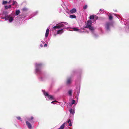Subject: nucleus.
Listing matches in <instances>:
<instances>
[{"mask_svg":"<svg viewBox=\"0 0 129 129\" xmlns=\"http://www.w3.org/2000/svg\"><path fill=\"white\" fill-rule=\"evenodd\" d=\"M33 119V117H31V118L30 119H28V120H29V121H30V120H32V119Z\"/></svg>","mask_w":129,"mask_h":129,"instance_id":"473e14b6","label":"nucleus"},{"mask_svg":"<svg viewBox=\"0 0 129 129\" xmlns=\"http://www.w3.org/2000/svg\"><path fill=\"white\" fill-rule=\"evenodd\" d=\"M58 25L59 26V28L62 27H65L64 26V25L63 24H61Z\"/></svg>","mask_w":129,"mask_h":129,"instance_id":"ddd939ff","label":"nucleus"},{"mask_svg":"<svg viewBox=\"0 0 129 129\" xmlns=\"http://www.w3.org/2000/svg\"><path fill=\"white\" fill-rule=\"evenodd\" d=\"M26 123L28 128L29 129L31 128H32V125L30 123L27 121H26Z\"/></svg>","mask_w":129,"mask_h":129,"instance_id":"423d86ee","label":"nucleus"},{"mask_svg":"<svg viewBox=\"0 0 129 129\" xmlns=\"http://www.w3.org/2000/svg\"><path fill=\"white\" fill-rule=\"evenodd\" d=\"M71 82V78H68L66 82V83L67 85L69 84Z\"/></svg>","mask_w":129,"mask_h":129,"instance_id":"20e7f679","label":"nucleus"},{"mask_svg":"<svg viewBox=\"0 0 129 129\" xmlns=\"http://www.w3.org/2000/svg\"><path fill=\"white\" fill-rule=\"evenodd\" d=\"M20 11L19 10H16L15 12V14L17 15H18L20 13Z\"/></svg>","mask_w":129,"mask_h":129,"instance_id":"a211bd4d","label":"nucleus"},{"mask_svg":"<svg viewBox=\"0 0 129 129\" xmlns=\"http://www.w3.org/2000/svg\"><path fill=\"white\" fill-rule=\"evenodd\" d=\"M53 28L54 29H59V28L58 25H56L53 27Z\"/></svg>","mask_w":129,"mask_h":129,"instance_id":"f3484780","label":"nucleus"},{"mask_svg":"<svg viewBox=\"0 0 129 129\" xmlns=\"http://www.w3.org/2000/svg\"><path fill=\"white\" fill-rule=\"evenodd\" d=\"M11 5H9L8 6H5V9H8V8H11Z\"/></svg>","mask_w":129,"mask_h":129,"instance_id":"2eb2a0df","label":"nucleus"},{"mask_svg":"<svg viewBox=\"0 0 129 129\" xmlns=\"http://www.w3.org/2000/svg\"><path fill=\"white\" fill-rule=\"evenodd\" d=\"M94 18V15H91L89 17V18L90 19H93Z\"/></svg>","mask_w":129,"mask_h":129,"instance_id":"6ab92c4d","label":"nucleus"},{"mask_svg":"<svg viewBox=\"0 0 129 129\" xmlns=\"http://www.w3.org/2000/svg\"><path fill=\"white\" fill-rule=\"evenodd\" d=\"M111 23L110 22H107L106 23L105 27L107 30H109V27L111 25Z\"/></svg>","mask_w":129,"mask_h":129,"instance_id":"7ed1b4c3","label":"nucleus"},{"mask_svg":"<svg viewBox=\"0 0 129 129\" xmlns=\"http://www.w3.org/2000/svg\"><path fill=\"white\" fill-rule=\"evenodd\" d=\"M113 18V17L112 15H110L109 16V19L110 20H112Z\"/></svg>","mask_w":129,"mask_h":129,"instance_id":"393cba45","label":"nucleus"},{"mask_svg":"<svg viewBox=\"0 0 129 129\" xmlns=\"http://www.w3.org/2000/svg\"><path fill=\"white\" fill-rule=\"evenodd\" d=\"M9 18V22H11L13 20V19L12 17H10Z\"/></svg>","mask_w":129,"mask_h":129,"instance_id":"412c9836","label":"nucleus"},{"mask_svg":"<svg viewBox=\"0 0 129 129\" xmlns=\"http://www.w3.org/2000/svg\"><path fill=\"white\" fill-rule=\"evenodd\" d=\"M73 30L74 31H77L79 30L78 29L76 28H73Z\"/></svg>","mask_w":129,"mask_h":129,"instance_id":"5701e85b","label":"nucleus"},{"mask_svg":"<svg viewBox=\"0 0 129 129\" xmlns=\"http://www.w3.org/2000/svg\"><path fill=\"white\" fill-rule=\"evenodd\" d=\"M44 47H47V44H45L44 45Z\"/></svg>","mask_w":129,"mask_h":129,"instance_id":"c9c22d12","label":"nucleus"},{"mask_svg":"<svg viewBox=\"0 0 129 129\" xmlns=\"http://www.w3.org/2000/svg\"><path fill=\"white\" fill-rule=\"evenodd\" d=\"M70 113L72 114H74V112L72 110L71 108V109L70 110Z\"/></svg>","mask_w":129,"mask_h":129,"instance_id":"4be33fe9","label":"nucleus"},{"mask_svg":"<svg viewBox=\"0 0 129 129\" xmlns=\"http://www.w3.org/2000/svg\"><path fill=\"white\" fill-rule=\"evenodd\" d=\"M54 102H56V103H57V101H56V100H55V101H52V102H51V103H53Z\"/></svg>","mask_w":129,"mask_h":129,"instance_id":"7c9ffc66","label":"nucleus"},{"mask_svg":"<svg viewBox=\"0 0 129 129\" xmlns=\"http://www.w3.org/2000/svg\"><path fill=\"white\" fill-rule=\"evenodd\" d=\"M87 6L86 5L83 7V8L84 9H85L87 8Z\"/></svg>","mask_w":129,"mask_h":129,"instance_id":"c756f323","label":"nucleus"},{"mask_svg":"<svg viewBox=\"0 0 129 129\" xmlns=\"http://www.w3.org/2000/svg\"><path fill=\"white\" fill-rule=\"evenodd\" d=\"M63 29H62L59 30L57 32V34H59L60 33H62L63 32Z\"/></svg>","mask_w":129,"mask_h":129,"instance_id":"4468645a","label":"nucleus"},{"mask_svg":"<svg viewBox=\"0 0 129 129\" xmlns=\"http://www.w3.org/2000/svg\"><path fill=\"white\" fill-rule=\"evenodd\" d=\"M71 122V120L69 119V120H68V121H67V122L68 123H70Z\"/></svg>","mask_w":129,"mask_h":129,"instance_id":"72a5a7b5","label":"nucleus"},{"mask_svg":"<svg viewBox=\"0 0 129 129\" xmlns=\"http://www.w3.org/2000/svg\"><path fill=\"white\" fill-rule=\"evenodd\" d=\"M72 90H69L68 92V94L70 96H71L72 95Z\"/></svg>","mask_w":129,"mask_h":129,"instance_id":"9d476101","label":"nucleus"},{"mask_svg":"<svg viewBox=\"0 0 129 129\" xmlns=\"http://www.w3.org/2000/svg\"><path fill=\"white\" fill-rule=\"evenodd\" d=\"M101 11H102V9H100V11H99L100 12Z\"/></svg>","mask_w":129,"mask_h":129,"instance_id":"e433bc0d","label":"nucleus"},{"mask_svg":"<svg viewBox=\"0 0 129 129\" xmlns=\"http://www.w3.org/2000/svg\"><path fill=\"white\" fill-rule=\"evenodd\" d=\"M63 23H64V24H65L66 23H66V22H63Z\"/></svg>","mask_w":129,"mask_h":129,"instance_id":"ea45409f","label":"nucleus"},{"mask_svg":"<svg viewBox=\"0 0 129 129\" xmlns=\"http://www.w3.org/2000/svg\"><path fill=\"white\" fill-rule=\"evenodd\" d=\"M44 94L45 96H47L48 98H49V99L51 100L54 99L53 96L49 95L47 92H44Z\"/></svg>","mask_w":129,"mask_h":129,"instance_id":"f03ea898","label":"nucleus"},{"mask_svg":"<svg viewBox=\"0 0 129 129\" xmlns=\"http://www.w3.org/2000/svg\"><path fill=\"white\" fill-rule=\"evenodd\" d=\"M65 123H64L58 129H63L64 128Z\"/></svg>","mask_w":129,"mask_h":129,"instance_id":"f8f14e48","label":"nucleus"},{"mask_svg":"<svg viewBox=\"0 0 129 129\" xmlns=\"http://www.w3.org/2000/svg\"><path fill=\"white\" fill-rule=\"evenodd\" d=\"M85 28H89L90 30H94L93 27H92L91 25H86L85 27Z\"/></svg>","mask_w":129,"mask_h":129,"instance_id":"39448f33","label":"nucleus"},{"mask_svg":"<svg viewBox=\"0 0 129 129\" xmlns=\"http://www.w3.org/2000/svg\"><path fill=\"white\" fill-rule=\"evenodd\" d=\"M17 118L19 120L22 121L20 117H17Z\"/></svg>","mask_w":129,"mask_h":129,"instance_id":"c85d7f7f","label":"nucleus"},{"mask_svg":"<svg viewBox=\"0 0 129 129\" xmlns=\"http://www.w3.org/2000/svg\"><path fill=\"white\" fill-rule=\"evenodd\" d=\"M76 10L75 8H73L70 11V12L71 13H76Z\"/></svg>","mask_w":129,"mask_h":129,"instance_id":"6e6552de","label":"nucleus"},{"mask_svg":"<svg viewBox=\"0 0 129 129\" xmlns=\"http://www.w3.org/2000/svg\"><path fill=\"white\" fill-rule=\"evenodd\" d=\"M65 123H64L58 129H63L64 128Z\"/></svg>","mask_w":129,"mask_h":129,"instance_id":"9b49d317","label":"nucleus"},{"mask_svg":"<svg viewBox=\"0 0 129 129\" xmlns=\"http://www.w3.org/2000/svg\"><path fill=\"white\" fill-rule=\"evenodd\" d=\"M54 102H56V103H57V101H56V100H55V101H52V102H51V103H53Z\"/></svg>","mask_w":129,"mask_h":129,"instance_id":"2f4dec72","label":"nucleus"},{"mask_svg":"<svg viewBox=\"0 0 129 129\" xmlns=\"http://www.w3.org/2000/svg\"><path fill=\"white\" fill-rule=\"evenodd\" d=\"M42 66L41 64H36V72H40Z\"/></svg>","mask_w":129,"mask_h":129,"instance_id":"f257e3e1","label":"nucleus"},{"mask_svg":"<svg viewBox=\"0 0 129 129\" xmlns=\"http://www.w3.org/2000/svg\"><path fill=\"white\" fill-rule=\"evenodd\" d=\"M49 29L47 28V29L45 33V37H47L48 36V35L49 34Z\"/></svg>","mask_w":129,"mask_h":129,"instance_id":"0eeeda50","label":"nucleus"},{"mask_svg":"<svg viewBox=\"0 0 129 129\" xmlns=\"http://www.w3.org/2000/svg\"><path fill=\"white\" fill-rule=\"evenodd\" d=\"M10 1H9L8 2V3L9 4H10Z\"/></svg>","mask_w":129,"mask_h":129,"instance_id":"58836bf2","label":"nucleus"},{"mask_svg":"<svg viewBox=\"0 0 129 129\" xmlns=\"http://www.w3.org/2000/svg\"><path fill=\"white\" fill-rule=\"evenodd\" d=\"M40 46H41V47H42V46H43V45H42V44H41V45H40Z\"/></svg>","mask_w":129,"mask_h":129,"instance_id":"4c0bfd02","label":"nucleus"},{"mask_svg":"<svg viewBox=\"0 0 129 129\" xmlns=\"http://www.w3.org/2000/svg\"><path fill=\"white\" fill-rule=\"evenodd\" d=\"M70 17L71 18H75L76 17V16L74 15H70Z\"/></svg>","mask_w":129,"mask_h":129,"instance_id":"dca6fc26","label":"nucleus"},{"mask_svg":"<svg viewBox=\"0 0 129 129\" xmlns=\"http://www.w3.org/2000/svg\"><path fill=\"white\" fill-rule=\"evenodd\" d=\"M13 3L12 4V5L13 6L14 5H15L16 4H17V2L16 1H13Z\"/></svg>","mask_w":129,"mask_h":129,"instance_id":"bb28decb","label":"nucleus"},{"mask_svg":"<svg viewBox=\"0 0 129 129\" xmlns=\"http://www.w3.org/2000/svg\"><path fill=\"white\" fill-rule=\"evenodd\" d=\"M27 10V9L26 8H22V10L23 11H26Z\"/></svg>","mask_w":129,"mask_h":129,"instance_id":"aec40b11","label":"nucleus"},{"mask_svg":"<svg viewBox=\"0 0 129 129\" xmlns=\"http://www.w3.org/2000/svg\"><path fill=\"white\" fill-rule=\"evenodd\" d=\"M92 23V21L91 20H89L88 21L86 25H91Z\"/></svg>","mask_w":129,"mask_h":129,"instance_id":"1a4fd4ad","label":"nucleus"},{"mask_svg":"<svg viewBox=\"0 0 129 129\" xmlns=\"http://www.w3.org/2000/svg\"><path fill=\"white\" fill-rule=\"evenodd\" d=\"M7 3V1H4L3 2L2 4L3 5H5V4H6V3Z\"/></svg>","mask_w":129,"mask_h":129,"instance_id":"b1692460","label":"nucleus"},{"mask_svg":"<svg viewBox=\"0 0 129 129\" xmlns=\"http://www.w3.org/2000/svg\"><path fill=\"white\" fill-rule=\"evenodd\" d=\"M9 16H7L5 17V19L6 20H7L9 18Z\"/></svg>","mask_w":129,"mask_h":129,"instance_id":"a878e982","label":"nucleus"},{"mask_svg":"<svg viewBox=\"0 0 129 129\" xmlns=\"http://www.w3.org/2000/svg\"><path fill=\"white\" fill-rule=\"evenodd\" d=\"M75 100H73L71 101V104L72 105H73L75 103Z\"/></svg>","mask_w":129,"mask_h":129,"instance_id":"cd10ccee","label":"nucleus"},{"mask_svg":"<svg viewBox=\"0 0 129 129\" xmlns=\"http://www.w3.org/2000/svg\"><path fill=\"white\" fill-rule=\"evenodd\" d=\"M72 124L71 122L70 123H69V126H72Z\"/></svg>","mask_w":129,"mask_h":129,"instance_id":"f704fd0d","label":"nucleus"}]
</instances>
